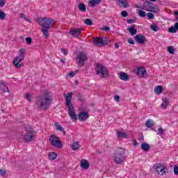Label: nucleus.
Returning <instances> with one entry per match:
<instances>
[{"label":"nucleus","mask_w":178,"mask_h":178,"mask_svg":"<svg viewBox=\"0 0 178 178\" xmlns=\"http://www.w3.org/2000/svg\"><path fill=\"white\" fill-rule=\"evenodd\" d=\"M163 133H164L163 129H162L161 127L158 129L157 134L159 136H163Z\"/></svg>","instance_id":"40"},{"label":"nucleus","mask_w":178,"mask_h":178,"mask_svg":"<svg viewBox=\"0 0 178 178\" xmlns=\"http://www.w3.org/2000/svg\"><path fill=\"white\" fill-rule=\"evenodd\" d=\"M128 42L129 44H131V45H134V40H133V38H129L128 40Z\"/></svg>","instance_id":"51"},{"label":"nucleus","mask_w":178,"mask_h":178,"mask_svg":"<svg viewBox=\"0 0 178 178\" xmlns=\"http://www.w3.org/2000/svg\"><path fill=\"white\" fill-rule=\"evenodd\" d=\"M118 137L120 138H127V134L125 132H118Z\"/></svg>","instance_id":"32"},{"label":"nucleus","mask_w":178,"mask_h":178,"mask_svg":"<svg viewBox=\"0 0 178 178\" xmlns=\"http://www.w3.org/2000/svg\"><path fill=\"white\" fill-rule=\"evenodd\" d=\"M3 6H5V1L0 0V8H3Z\"/></svg>","instance_id":"52"},{"label":"nucleus","mask_w":178,"mask_h":178,"mask_svg":"<svg viewBox=\"0 0 178 178\" xmlns=\"http://www.w3.org/2000/svg\"><path fill=\"white\" fill-rule=\"evenodd\" d=\"M72 95L73 92H70L65 96L66 106L68 108V115L73 120H77V115L74 113V106L72 104Z\"/></svg>","instance_id":"3"},{"label":"nucleus","mask_w":178,"mask_h":178,"mask_svg":"<svg viewBox=\"0 0 178 178\" xmlns=\"http://www.w3.org/2000/svg\"><path fill=\"white\" fill-rule=\"evenodd\" d=\"M103 30H105V31H109L111 29L109 28V26H106L103 28Z\"/></svg>","instance_id":"53"},{"label":"nucleus","mask_w":178,"mask_h":178,"mask_svg":"<svg viewBox=\"0 0 178 178\" xmlns=\"http://www.w3.org/2000/svg\"><path fill=\"white\" fill-rule=\"evenodd\" d=\"M101 1L102 0H91L89 1V6H91V8H94V6L99 5Z\"/></svg>","instance_id":"23"},{"label":"nucleus","mask_w":178,"mask_h":178,"mask_svg":"<svg viewBox=\"0 0 178 178\" xmlns=\"http://www.w3.org/2000/svg\"><path fill=\"white\" fill-rule=\"evenodd\" d=\"M128 24H131V23H136V19H127Z\"/></svg>","instance_id":"49"},{"label":"nucleus","mask_w":178,"mask_h":178,"mask_svg":"<svg viewBox=\"0 0 178 178\" xmlns=\"http://www.w3.org/2000/svg\"><path fill=\"white\" fill-rule=\"evenodd\" d=\"M79 97H80V98H79ZM79 101H83V99H81V98L80 96L79 97Z\"/></svg>","instance_id":"60"},{"label":"nucleus","mask_w":178,"mask_h":178,"mask_svg":"<svg viewBox=\"0 0 178 178\" xmlns=\"http://www.w3.org/2000/svg\"><path fill=\"white\" fill-rule=\"evenodd\" d=\"M114 99L117 102H120V97L119 95H115L114 96Z\"/></svg>","instance_id":"50"},{"label":"nucleus","mask_w":178,"mask_h":178,"mask_svg":"<svg viewBox=\"0 0 178 178\" xmlns=\"http://www.w3.org/2000/svg\"><path fill=\"white\" fill-rule=\"evenodd\" d=\"M118 2L121 5V8H123V9H126V8H129V6H130L127 0H118Z\"/></svg>","instance_id":"21"},{"label":"nucleus","mask_w":178,"mask_h":178,"mask_svg":"<svg viewBox=\"0 0 178 178\" xmlns=\"http://www.w3.org/2000/svg\"><path fill=\"white\" fill-rule=\"evenodd\" d=\"M19 55H26V49H19Z\"/></svg>","instance_id":"48"},{"label":"nucleus","mask_w":178,"mask_h":178,"mask_svg":"<svg viewBox=\"0 0 178 178\" xmlns=\"http://www.w3.org/2000/svg\"><path fill=\"white\" fill-rule=\"evenodd\" d=\"M137 12L140 17H145V16H147V13L143 10H137Z\"/></svg>","instance_id":"31"},{"label":"nucleus","mask_w":178,"mask_h":178,"mask_svg":"<svg viewBox=\"0 0 178 178\" xmlns=\"http://www.w3.org/2000/svg\"><path fill=\"white\" fill-rule=\"evenodd\" d=\"M26 99H27V101L30 102L31 101V95H30L29 93H26Z\"/></svg>","instance_id":"45"},{"label":"nucleus","mask_w":178,"mask_h":178,"mask_svg":"<svg viewBox=\"0 0 178 178\" xmlns=\"http://www.w3.org/2000/svg\"><path fill=\"white\" fill-rule=\"evenodd\" d=\"M151 30H153V31H158V26H156V24H153L151 26H150Z\"/></svg>","instance_id":"41"},{"label":"nucleus","mask_w":178,"mask_h":178,"mask_svg":"<svg viewBox=\"0 0 178 178\" xmlns=\"http://www.w3.org/2000/svg\"><path fill=\"white\" fill-rule=\"evenodd\" d=\"M93 38V44L95 47H105V45H108V44H109V41L106 37H97Z\"/></svg>","instance_id":"9"},{"label":"nucleus","mask_w":178,"mask_h":178,"mask_svg":"<svg viewBox=\"0 0 178 178\" xmlns=\"http://www.w3.org/2000/svg\"><path fill=\"white\" fill-rule=\"evenodd\" d=\"M113 161L116 165H122L124 162V149L118 148L114 153Z\"/></svg>","instance_id":"4"},{"label":"nucleus","mask_w":178,"mask_h":178,"mask_svg":"<svg viewBox=\"0 0 178 178\" xmlns=\"http://www.w3.org/2000/svg\"><path fill=\"white\" fill-rule=\"evenodd\" d=\"M135 41L138 44H144L147 41V38L143 35H136L135 36Z\"/></svg>","instance_id":"12"},{"label":"nucleus","mask_w":178,"mask_h":178,"mask_svg":"<svg viewBox=\"0 0 178 178\" xmlns=\"http://www.w3.org/2000/svg\"><path fill=\"white\" fill-rule=\"evenodd\" d=\"M147 16L148 19H155V15L154 14H152V13H148L147 14Z\"/></svg>","instance_id":"39"},{"label":"nucleus","mask_w":178,"mask_h":178,"mask_svg":"<svg viewBox=\"0 0 178 178\" xmlns=\"http://www.w3.org/2000/svg\"><path fill=\"white\" fill-rule=\"evenodd\" d=\"M0 88L3 92H8L9 88H8V82L0 80Z\"/></svg>","instance_id":"13"},{"label":"nucleus","mask_w":178,"mask_h":178,"mask_svg":"<svg viewBox=\"0 0 178 178\" xmlns=\"http://www.w3.org/2000/svg\"><path fill=\"white\" fill-rule=\"evenodd\" d=\"M92 19H85V24H86V26H92Z\"/></svg>","instance_id":"37"},{"label":"nucleus","mask_w":178,"mask_h":178,"mask_svg":"<svg viewBox=\"0 0 178 178\" xmlns=\"http://www.w3.org/2000/svg\"><path fill=\"white\" fill-rule=\"evenodd\" d=\"M177 21L178 22V17H177Z\"/></svg>","instance_id":"62"},{"label":"nucleus","mask_w":178,"mask_h":178,"mask_svg":"<svg viewBox=\"0 0 178 178\" xmlns=\"http://www.w3.org/2000/svg\"><path fill=\"white\" fill-rule=\"evenodd\" d=\"M78 8L81 12H87V7H86V4L83 3H79Z\"/></svg>","instance_id":"26"},{"label":"nucleus","mask_w":178,"mask_h":178,"mask_svg":"<svg viewBox=\"0 0 178 178\" xmlns=\"http://www.w3.org/2000/svg\"><path fill=\"white\" fill-rule=\"evenodd\" d=\"M49 141L53 147L58 148V149H60V148L63 147L62 142L60 141V138L56 135H51L49 138Z\"/></svg>","instance_id":"8"},{"label":"nucleus","mask_w":178,"mask_h":178,"mask_svg":"<svg viewBox=\"0 0 178 178\" xmlns=\"http://www.w3.org/2000/svg\"><path fill=\"white\" fill-rule=\"evenodd\" d=\"M80 148V143L79 142H74L72 145V149L73 151H77Z\"/></svg>","instance_id":"27"},{"label":"nucleus","mask_w":178,"mask_h":178,"mask_svg":"<svg viewBox=\"0 0 178 178\" xmlns=\"http://www.w3.org/2000/svg\"><path fill=\"white\" fill-rule=\"evenodd\" d=\"M58 155L55 152H51L49 154V159L50 161H54V159H56Z\"/></svg>","instance_id":"30"},{"label":"nucleus","mask_w":178,"mask_h":178,"mask_svg":"<svg viewBox=\"0 0 178 178\" xmlns=\"http://www.w3.org/2000/svg\"><path fill=\"white\" fill-rule=\"evenodd\" d=\"M157 173L158 175L163 176V175H166V173H168V168H166V166L164 165V167H163L162 169L160 170V171Z\"/></svg>","instance_id":"29"},{"label":"nucleus","mask_w":178,"mask_h":178,"mask_svg":"<svg viewBox=\"0 0 178 178\" xmlns=\"http://www.w3.org/2000/svg\"><path fill=\"white\" fill-rule=\"evenodd\" d=\"M149 12H152V13H158V12H159V7H158L156 5H154L153 8L149 10Z\"/></svg>","instance_id":"33"},{"label":"nucleus","mask_w":178,"mask_h":178,"mask_svg":"<svg viewBox=\"0 0 178 178\" xmlns=\"http://www.w3.org/2000/svg\"><path fill=\"white\" fill-rule=\"evenodd\" d=\"M127 30L130 33L131 35H136V34H137V29H136L135 24L128 28Z\"/></svg>","instance_id":"19"},{"label":"nucleus","mask_w":178,"mask_h":178,"mask_svg":"<svg viewBox=\"0 0 178 178\" xmlns=\"http://www.w3.org/2000/svg\"><path fill=\"white\" fill-rule=\"evenodd\" d=\"M70 34L72 35V37H79V35L81 34V29L77 28L74 29H71L70 31Z\"/></svg>","instance_id":"11"},{"label":"nucleus","mask_w":178,"mask_h":178,"mask_svg":"<svg viewBox=\"0 0 178 178\" xmlns=\"http://www.w3.org/2000/svg\"><path fill=\"white\" fill-rule=\"evenodd\" d=\"M96 74L100 76L102 79H105L109 76V72L106 67L104 66L102 64H97L95 68Z\"/></svg>","instance_id":"5"},{"label":"nucleus","mask_w":178,"mask_h":178,"mask_svg":"<svg viewBox=\"0 0 178 178\" xmlns=\"http://www.w3.org/2000/svg\"><path fill=\"white\" fill-rule=\"evenodd\" d=\"M39 24L42 27L41 29L42 33H43L46 38H48L49 37V31L48 30H49L51 26L55 24V20L47 17L42 18L40 20Z\"/></svg>","instance_id":"2"},{"label":"nucleus","mask_w":178,"mask_h":178,"mask_svg":"<svg viewBox=\"0 0 178 178\" xmlns=\"http://www.w3.org/2000/svg\"><path fill=\"white\" fill-rule=\"evenodd\" d=\"M115 47L116 48V49H118L119 48V44L115 43Z\"/></svg>","instance_id":"57"},{"label":"nucleus","mask_w":178,"mask_h":178,"mask_svg":"<svg viewBox=\"0 0 178 178\" xmlns=\"http://www.w3.org/2000/svg\"><path fill=\"white\" fill-rule=\"evenodd\" d=\"M136 74H141V77H145V75L147 74V71L145 70V67H139L137 68Z\"/></svg>","instance_id":"15"},{"label":"nucleus","mask_w":178,"mask_h":178,"mask_svg":"<svg viewBox=\"0 0 178 178\" xmlns=\"http://www.w3.org/2000/svg\"><path fill=\"white\" fill-rule=\"evenodd\" d=\"M145 126L147 127L148 129H150V130H154V127L155 126L154 120L152 119L147 120L145 122Z\"/></svg>","instance_id":"16"},{"label":"nucleus","mask_w":178,"mask_h":178,"mask_svg":"<svg viewBox=\"0 0 178 178\" xmlns=\"http://www.w3.org/2000/svg\"><path fill=\"white\" fill-rule=\"evenodd\" d=\"M174 174L177 176L178 175V166L174 165Z\"/></svg>","instance_id":"46"},{"label":"nucleus","mask_w":178,"mask_h":178,"mask_svg":"<svg viewBox=\"0 0 178 178\" xmlns=\"http://www.w3.org/2000/svg\"><path fill=\"white\" fill-rule=\"evenodd\" d=\"M69 76H70V77H74V72H70Z\"/></svg>","instance_id":"56"},{"label":"nucleus","mask_w":178,"mask_h":178,"mask_svg":"<svg viewBox=\"0 0 178 178\" xmlns=\"http://www.w3.org/2000/svg\"><path fill=\"white\" fill-rule=\"evenodd\" d=\"M121 16H122V17H127V16H129V13L126 10H123L121 12Z\"/></svg>","instance_id":"42"},{"label":"nucleus","mask_w":178,"mask_h":178,"mask_svg":"<svg viewBox=\"0 0 178 178\" xmlns=\"http://www.w3.org/2000/svg\"><path fill=\"white\" fill-rule=\"evenodd\" d=\"M55 126L56 127V129L58 130L59 131H61V133H63L64 136H66V131H65V129L62 127L59 123L55 122Z\"/></svg>","instance_id":"25"},{"label":"nucleus","mask_w":178,"mask_h":178,"mask_svg":"<svg viewBox=\"0 0 178 178\" xmlns=\"http://www.w3.org/2000/svg\"><path fill=\"white\" fill-rule=\"evenodd\" d=\"M54 101V97L52 96V93L46 92L43 95L39 96L36 101V106L38 109H42V111H47L49 106H51V104Z\"/></svg>","instance_id":"1"},{"label":"nucleus","mask_w":178,"mask_h":178,"mask_svg":"<svg viewBox=\"0 0 178 178\" xmlns=\"http://www.w3.org/2000/svg\"><path fill=\"white\" fill-rule=\"evenodd\" d=\"M144 5H146L148 6L147 10L149 12V10H152V9L154 8V6H152V5H154V3H151V1H145L144 2Z\"/></svg>","instance_id":"28"},{"label":"nucleus","mask_w":178,"mask_h":178,"mask_svg":"<svg viewBox=\"0 0 178 178\" xmlns=\"http://www.w3.org/2000/svg\"><path fill=\"white\" fill-rule=\"evenodd\" d=\"M120 80H123L124 81H127L129 80V74H127L125 72H121L120 74Z\"/></svg>","instance_id":"22"},{"label":"nucleus","mask_w":178,"mask_h":178,"mask_svg":"<svg viewBox=\"0 0 178 178\" xmlns=\"http://www.w3.org/2000/svg\"><path fill=\"white\" fill-rule=\"evenodd\" d=\"M175 15L176 16H178V10L175 11Z\"/></svg>","instance_id":"59"},{"label":"nucleus","mask_w":178,"mask_h":178,"mask_svg":"<svg viewBox=\"0 0 178 178\" xmlns=\"http://www.w3.org/2000/svg\"><path fill=\"white\" fill-rule=\"evenodd\" d=\"M86 60H88V54L87 53L81 51L76 55V63L80 67L85 65Z\"/></svg>","instance_id":"7"},{"label":"nucleus","mask_w":178,"mask_h":178,"mask_svg":"<svg viewBox=\"0 0 178 178\" xmlns=\"http://www.w3.org/2000/svg\"><path fill=\"white\" fill-rule=\"evenodd\" d=\"M81 167L82 169H88L90 168V163H88V161L86 159H83L81 161Z\"/></svg>","instance_id":"17"},{"label":"nucleus","mask_w":178,"mask_h":178,"mask_svg":"<svg viewBox=\"0 0 178 178\" xmlns=\"http://www.w3.org/2000/svg\"><path fill=\"white\" fill-rule=\"evenodd\" d=\"M25 129L26 131H27V133H26L24 136L25 143H31L32 141H34V138L35 137V131L29 127H26Z\"/></svg>","instance_id":"6"},{"label":"nucleus","mask_w":178,"mask_h":178,"mask_svg":"<svg viewBox=\"0 0 178 178\" xmlns=\"http://www.w3.org/2000/svg\"><path fill=\"white\" fill-rule=\"evenodd\" d=\"M168 51L169 52V54H175V48H173L172 47H169L168 48Z\"/></svg>","instance_id":"43"},{"label":"nucleus","mask_w":178,"mask_h":178,"mask_svg":"<svg viewBox=\"0 0 178 178\" xmlns=\"http://www.w3.org/2000/svg\"><path fill=\"white\" fill-rule=\"evenodd\" d=\"M149 145H148V143H142L141 144V149L143 151H144L145 152H148V151H149Z\"/></svg>","instance_id":"24"},{"label":"nucleus","mask_w":178,"mask_h":178,"mask_svg":"<svg viewBox=\"0 0 178 178\" xmlns=\"http://www.w3.org/2000/svg\"><path fill=\"white\" fill-rule=\"evenodd\" d=\"M26 42L27 44H29V45H30V44H31L32 42V39L30 37L26 38L25 39Z\"/></svg>","instance_id":"47"},{"label":"nucleus","mask_w":178,"mask_h":178,"mask_svg":"<svg viewBox=\"0 0 178 178\" xmlns=\"http://www.w3.org/2000/svg\"><path fill=\"white\" fill-rule=\"evenodd\" d=\"M5 175H6V170L1 169L0 170V176H5Z\"/></svg>","instance_id":"44"},{"label":"nucleus","mask_w":178,"mask_h":178,"mask_svg":"<svg viewBox=\"0 0 178 178\" xmlns=\"http://www.w3.org/2000/svg\"><path fill=\"white\" fill-rule=\"evenodd\" d=\"M24 59V55H19L13 60V63L17 69H19V67H22V60H23Z\"/></svg>","instance_id":"10"},{"label":"nucleus","mask_w":178,"mask_h":178,"mask_svg":"<svg viewBox=\"0 0 178 178\" xmlns=\"http://www.w3.org/2000/svg\"><path fill=\"white\" fill-rule=\"evenodd\" d=\"M61 52H63V54L64 55H67V52L66 51V49H61Z\"/></svg>","instance_id":"55"},{"label":"nucleus","mask_w":178,"mask_h":178,"mask_svg":"<svg viewBox=\"0 0 178 178\" xmlns=\"http://www.w3.org/2000/svg\"><path fill=\"white\" fill-rule=\"evenodd\" d=\"M164 166H165L164 165L161 164V163L156 164V170L157 173H158L159 172H160L161 170L163 168H164Z\"/></svg>","instance_id":"35"},{"label":"nucleus","mask_w":178,"mask_h":178,"mask_svg":"<svg viewBox=\"0 0 178 178\" xmlns=\"http://www.w3.org/2000/svg\"><path fill=\"white\" fill-rule=\"evenodd\" d=\"M163 102L161 105L162 109H166L169 106V99L163 98Z\"/></svg>","instance_id":"20"},{"label":"nucleus","mask_w":178,"mask_h":178,"mask_svg":"<svg viewBox=\"0 0 178 178\" xmlns=\"http://www.w3.org/2000/svg\"><path fill=\"white\" fill-rule=\"evenodd\" d=\"M133 145L134 147H137L138 145V143L136 142V140H133Z\"/></svg>","instance_id":"54"},{"label":"nucleus","mask_w":178,"mask_h":178,"mask_svg":"<svg viewBox=\"0 0 178 178\" xmlns=\"http://www.w3.org/2000/svg\"><path fill=\"white\" fill-rule=\"evenodd\" d=\"M2 112H5V110H2Z\"/></svg>","instance_id":"61"},{"label":"nucleus","mask_w":178,"mask_h":178,"mask_svg":"<svg viewBox=\"0 0 178 178\" xmlns=\"http://www.w3.org/2000/svg\"><path fill=\"white\" fill-rule=\"evenodd\" d=\"M169 33H172V34H175L177 33L178 31V22H176L174 25V26H171L168 29Z\"/></svg>","instance_id":"18"},{"label":"nucleus","mask_w":178,"mask_h":178,"mask_svg":"<svg viewBox=\"0 0 178 178\" xmlns=\"http://www.w3.org/2000/svg\"><path fill=\"white\" fill-rule=\"evenodd\" d=\"M78 119L80 122H86L88 119V113L81 112L78 115Z\"/></svg>","instance_id":"14"},{"label":"nucleus","mask_w":178,"mask_h":178,"mask_svg":"<svg viewBox=\"0 0 178 178\" xmlns=\"http://www.w3.org/2000/svg\"><path fill=\"white\" fill-rule=\"evenodd\" d=\"M6 17V14L2 10H0V19L1 20H5V18Z\"/></svg>","instance_id":"38"},{"label":"nucleus","mask_w":178,"mask_h":178,"mask_svg":"<svg viewBox=\"0 0 178 178\" xmlns=\"http://www.w3.org/2000/svg\"><path fill=\"white\" fill-rule=\"evenodd\" d=\"M19 17L21 19H24V20H26V22H29V23H30V22H31V20L30 19L27 18V16H26V15H24V14L20 13Z\"/></svg>","instance_id":"36"},{"label":"nucleus","mask_w":178,"mask_h":178,"mask_svg":"<svg viewBox=\"0 0 178 178\" xmlns=\"http://www.w3.org/2000/svg\"><path fill=\"white\" fill-rule=\"evenodd\" d=\"M65 60H66L65 58H61L60 62H62L63 63H65Z\"/></svg>","instance_id":"58"},{"label":"nucleus","mask_w":178,"mask_h":178,"mask_svg":"<svg viewBox=\"0 0 178 178\" xmlns=\"http://www.w3.org/2000/svg\"><path fill=\"white\" fill-rule=\"evenodd\" d=\"M162 86H158L155 89H154V92L156 94H161L162 93Z\"/></svg>","instance_id":"34"}]
</instances>
